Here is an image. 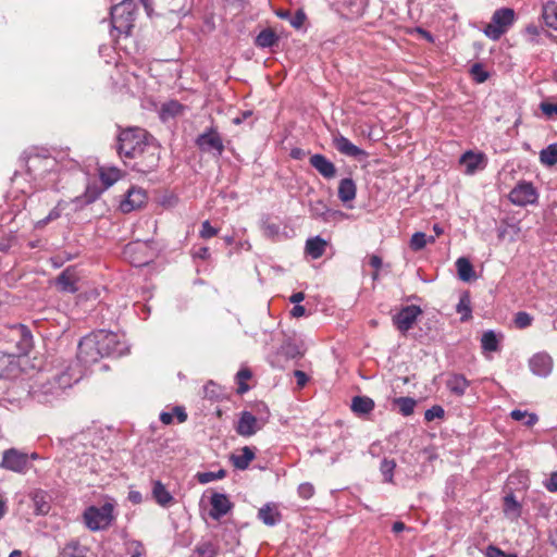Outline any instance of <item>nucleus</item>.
Listing matches in <instances>:
<instances>
[{
  "mask_svg": "<svg viewBox=\"0 0 557 557\" xmlns=\"http://www.w3.org/2000/svg\"><path fill=\"white\" fill-rule=\"evenodd\" d=\"M326 246L327 242L325 239L321 238L320 236H315L307 239L306 252L312 259H319L324 255Z\"/></svg>",
  "mask_w": 557,
  "mask_h": 557,
  "instance_id": "obj_25",
  "label": "nucleus"
},
{
  "mask_svg": "<svg viewBox=\"0 0 557 557\" xmlns=\"http://www.w3.org/2000/svg\"><path fill=\"white\" fill-rule=\"evenodd\" d=\"M0 467L13 472L24 473L28 469V457L17 449H8L3 453Z\"/></svg>",
  "mask_w": 557,
  "mask_h": 557,
  "instance_id": "obj_11",
  "label": "nucleus"
},
{
  "mask_svg": "<svg viewBox=\"0 0 557 557\" xmlns=\"http://www.w3.org/2000/svg\"><path fill=\"white\" fill-rule=\"evenodd\" d=\"M369 263L371 267L380 269L382 265V259L379 256L373 255L370 257Z\"/></svg>",
  "mask_w": 557,
  "mask_h": 557,
  "instance_id": "obj_64",
  "label": "nucleus"
},
{
  "mask_svg": "<svg viewBox=\"0 0 557 557\" xmlns=\"http://www.w3.org/2000/svg\"><path fill=\"white\" fill-rule=\"evenodd\" d=\"M541 109L542 111L547 114V115H552V114H557V103L556 104H553V103H542L541 104Z\"/></svg>",
  "mask_w": 557,
  "mask_h": 557,
  "instance_id": "obj_59",
  "label": "nucleus"
},
{
  "mask_svg": "<svg viewBox=\"0 0 557 557\" xmlns=\"http://www.w3.org/2000/svg\"><path fill=\"white\" fill-rule=\"evenodd\" d=\"M121 177V171L116 168H101L100 180L104 185V188H109Z\"/></svg>",
  "mask_w": 557,
  "mask_h": 557,
  "instance_id": "obj_34",
  "label": "nucleus"
},
{
  "mask_svg": "<svg viewBox=\"0 0 557 557\" xmlns=\"http://www.w3.org/2000/svg\"><path fill=\"white\" fill-rule=\"evenodd\" d=\"M310 165L319 172L326 180L334 178L337 170L333 162H331L325 156L315 153L310 157Z\"/></svg>",
  "mask_w": 557,
  "mask_h": 557,
  "instance_id": "obj_17",
  "label": "nucleus"
},
{
  "mask_svg": "<svg viewBox=\"0 0 557 557\" xmlns=\"http://www.w3.org/2000/svg\"><path fill=\"white\" fill-rule=\"evenodd\" d=\"M471 73L476 83H484L487 79V73L483 70L482 65L478 63L472 66Z\"/></svg>",
  "mask_w": 557,
  "mask_h": 557,
  "instance_id": "obj_51",
  "label": "nucleus"
},
{
  "mask_svg": "<svg viewBox=\"0 0 557 557\" xmlns=\"http://www.w3.org/2000/svg\"><path fill=\"white\" fill-rule=\"evenodd\" d=\"M211 509L210 517L214 520H220L223 516H225L232 508V503L227 498L226 495L214 493L210 499Z\"/></svg>",
  "mask_w": 557,
  "mask_h": 557,
  "instance_id": "obj_20",
  "label": "nucleus"
},
{
  "mask_svg": "<svg viewBox=\"0 0 557 557\" xmlns=\"http://www.w3.org/2000/svg\"><path fill=\"white\" fill-rule=\"evenodd\" d=\"M445 414V411L443 409V407L438 406V405H435L433 407H431L430 409H428L425 412H424V419L428 421V422H431L433 421L434 419H441L443 418Z\"/></svg>",
  "mask_w": 557,
  "mask_h": 557,
  "instance_id": "obj_49",
  "label": "nucleus"
},
{
  "mask_svg": "<svg viewBox=\"0 0 557 557\" xmlns=\"http://www.w3.org/2000/svg\"><path fill=\"white\" fill-rule=\"evenodd\" d=\"M540 160L545 165H554L557 163V144H552L543 149L540 153Z\"/></svg>",
  "mask_w": 557,
  "mask_h": 557,
  "instance_id": "obj_38",
  "label": "nucleus"
},
{
  "mask_svg": "<svg viewBox=\"0 0 557 557\" xmlns=\"http://www.w3.org/2000/svg\"><path fill=\"white\" fill-rule=\"evenodd\" d=\"M255 450L249 447H243L238 454H233L231 456V461L236 469L245 470L248 468L249 463L255 459Z\"/></svg>",
  "mask_w": 557,
  "mask_h": 557,
  "instance_id": "obj_23",
  "label": "nucleus"
},
{
  "mask_svg": "<svg viewBox=\"0 0 557 557\" xmlns=\"http://www.w3.org/2000/svg\"><path fill=\"white\" fill-rule=\"evenodd\" d=\"M486 555L487 557H517L513 554H506L505 552L495 546H490L487 548Z\"/></svg>",
  "mask_w": 557,
  "mask_h": 557,
  "instance_id": "obj_55",
  "label": "nucleus"
},
{
  "mask_svg": "<svg viewBox=\"0 0 557 557\" xmlns=\"http://www.w3.org/2000/svg\"><path fill=\"white\" fill-rule=\"evenodd\" d=\"M314 488L310 483H302L298 486V494L305 499L312 497Z\"/></svg>",
  "mask_w": 557,
  "mask_h": 557,
  "instance_id": "obj_53",
  "label": "nucleus"
},
{
  "mask_svg": "<svg viewBox=\"0 0 557 557\" xmlns=\"http://www.w3.org/2000/svg\"><path fill=\"white\" fill-rule=\"evenodd\" d=\"M225 475V470H219L218 472H202L198 473V481L206 484L214 480L223 479Z\"/></svg>",
  "mask_w": 557,
  "mask_h": 557,
  "instance_id": "obj_47",
  "label": "nucleus"
},
{
  "mask_svg": "<svg viewBox=\"0 0 557 557\" xmlns=\"http://www.w3.org/2000/svg\"><path fill=\"white\" fill-rule=\"evenodd\" d=\"M128 499L134 504H139L143 500L141 493L138 491H132L128 494Z\"/></svg>",
  "mask_w": 557,
  "mask_h": 557,
  "instance_id": "obj_61",
  "label": "nucleus"
},
{
  "mask_svg": "<svg viewBox=\"0 0 557 557\" xmlns=\"http://www.w3.org/2000/svg\"><path fill=\"white\" fill-rule=\"evenodd\" d=\"M545 487L549 492H557V471L550 474L549 479L545 482Z\"/></svg>",
  "mask_w": 557,
  "mask_h": 557,
  "instance_id": "obj_58",
  "label": "nucleus"
},
{
  "mask_svg": "<svg viewBox=\"0 0 557 557\" xmlns=\"http://www.w3.org/2000/svg\"><path fill=\"white\" fill-rule=\"evenodd\" d=\"M134 0H120L111 9V24L119 34L129 35L135 21Z\"/></svg>",
  "mask_w": 557,
  "mask_h": 557,
  "instance_id": "obj_3",
  "label": "nucleus"
},
{
  "mask_svg": "<svg viewBox=\"0 0 557 557\" xmlns=\"http://www.w3.org/2000/svg\"><path fill=\"white\" fill-rule=\"evenodd\" d=\"M542 16L548 27L557 29V2L548 1L544 3Z\"/></svg>",
  "mask_w": 557,
  "mask_h": 557,
  "instance_id": "obj_31",
  "label": "nucleus"
},
{
  "mask_svg": "<svg viewBox=\"0 0 557 557\" xmlns=\"http://www.w3.org/2000/svg\"><path fill=\"white\" fill-rule=\"evenodd\" d=\"M374 408V401L366 396H356L351 400V410L357 414H367Z\"/></svg>",
  "mask_w": 557,
  "mask_h": 557,
  "instance_id": "obj_28",
  "label": "nucleus"
},
{
  "mask_svg": "<svg viewBox=\"0 0 557 557\" xmlns=\"http://www.w3.org/2000/svg\"><path fill=\"white\" fill-rule=\"evenodd\" d=\"M504 510L507 515L516 517L519 515V505L512 495H507L504 499Z\"/></svg>",
  "mask_w": 557,
  "mask_h": 557,
  "instance_id": "obj_45",
  "label": "nucleus"
},
{
  "mask_svg": "<svg viewBox=\"0 0 557 557\" xmlns=\"http://www.w3.org/2000/svg\"><path fill=\"white\" fill-rule=\"evenodd\" d=\"M26 169L39 188H57L62 166L55 157L46 152L32 153L26 159Z\"/></svg>",
  "mask_w": 557,
  "mask_h": 557,
  "instance_id": "obj_2",
  "label": "nucleus"
},
{
  "mask_svg": "<svg viewBox=\"0 0 557 557\" xmlns=\"http://www.w3.org/2000/svg\"><path fill=\"white\" fill-rule=\"evenodd\" d=\"M218 234V230L211 226L209 221H205L201 225L200 236L202 238H211Z\"/></svg>",
  "mask_w": 557,
  "mask_h": 557,
  "instance_id": "obj_52",
  "label": "nucleus"
},
{
  "mask_svg": "<svg viewBox=\"0 0 557 557\" xmlns=\"http://www.w3.org/2000/svg\"><path fill=\"white\" fill-rule=\"evenodd\" d=\"M100 195V191L97 188L88 187L83 197H78L75 199L81 206L88 205L94 202Z\"/></svg>",
  "mask_w": 557,
  "mask_h": 557,
  "instance_id": "obj_46",
  "label": "nucleus"
},
{
  "mask_svg": "<svg viewBox=\"0 0 557 557\" xmlns=\"http://www.w3.org/2000/svg\"><path fill=\"white\" fill-rule=\"evenodd\" d=\"M294 376L296 377L297 385L299 388H302L308 382V375L304 371L296 370L294 372Z\"/></svg>",
  "mask_w": 557,
  "mask_h": 557,
  "instance_id": "obj_57",
  "label": "nucleus"
},
{
  "mask_svg": "<svg viewBox=\"0 0 557 557\" xmlns=\"http://www.w3.org/2000/svg\"><path fill=\"white\" fill-rule=\"evenodd\" d=\"M277 36L271 29H264L256 38V45L261 48H269L277 42Z\"/></svg>",
  "mask_w": 557,
  "mask_h": 557,
  "instance_id": "obj_36",
  "label": "nucleus"
},
{
  "mask_svg": "<svg viewBox=\"0 0 557 557\" xmlns=\"http://www.w3.org/2000/svg\"><path fill=\"white\" fill-rule=\"evenodd\" d=\"M147 201V194L143 188L131 187L125 198L120 202V209L124 213L140 209Z\"/></svg>",
  "mask_w": 557,
  "mask_h": 557,
  "instance_id": "obj_14",
  "label": "nucleus"
},
{
  "mask_svg": "<svg viewBox=\"0 0 557 557\" xmlns=\"http://www.w3.org/2000/svg\"><path fill=\"white\" fill-rule=\"evenodd\" d=\"M264 232L268 236H274L278 234V226L276 224H267L264 226Z\"/></svg>",
  "mask_w": 557,
  "mask_h": 557,
  "instance_id": "obj_62",
  "label": "nucleus"
},
{
  "mask_svg": "<svg viewBox=\"0 0 557 557\" xmlns=\"http://www.w3.org/2000/svg\"><path fill=\"white\" fill-rule=\"evenodd\" d=\"M458 277L463 282H469L474 277V270L471 262L465 258H458L456 261Z\"/></svg>",
  "mask_w": 557,
  "mask_h": 557,
  "instance_id": "obj_30",
  "label": "nucleus"
},
{
  "mask_svg": "<svg viewBox=\"0 0 557 557\" xmlns=\"http://www.w3.org/2000/svg\"><path fill=\"white\" fill-rule=\"evenodd\" d=\"M305 299V294L302 292H298V293H294L290 297H289V301L295 304V305H298L299 302H301L302 300Z\"/></svg>",
  "mask_w": 557,
  "mask_h": 557,
  "instance_id": "obj_63",
  "label": "nucleus"
},
{
  "mask_svg": "<svg viewBox=\"0 0 557 557\" xmlns=\"http://www.w3.org/2000/svg\"><path fill=\"white\" fill-rule=\"evenodd\" d=\"M481 345L485 351H496L498 349V339L493 331H487L482 335Z\"/></svg>",
  "mask_w": 557,
  "mask_h": 557,
  "instance_id": "obj_39",
  "label": "nucleus"
},
{
  "mask_svg": "<svg viewBox=\"0 0 557 557\" xmlns=\"http://www.w3.org/2000/svg\"><path fill=\"white\" fill-rule=\"evenodd\" d=\"M119 154L127 159L144 157L147 162H138L137 166L141 171L150 170L158 164L157 147L148 141V136L143 128H128L122 131L119 135Z\"/></svg>",
  "mask_w": 557,
  "mask_h": 557,
  "instance_id": "obj_1",
  "label": "nucleus"
},
{
  "mask_svg": "<svg viewBox=\"0 0 557 557\" xmlns=\"http://www.w3.org/2000/svg\"><path fill=\"white\" fill-rule=\"evenodd\" d=\"M531 371L539 376H547L553 370V358L546 352H537L529 360Z\"/></svg>",
  "mask_w": 557,
  "mask_h": 557,
  "instance_id": "obj_16",
  "label": "nucleus"
},
{
  "mask_svg": "<svg viewBox=\"0 0 557 557\" xmlns=\"http://www.w3.org/2000/svg\"><path fill=\"white\" fill-rule=\"evenodd\" d=\"M63 210V203L62 202H59L50 212L49 214L42 219V220H39L36 224L37 227H44L45 225H47L49 222L53 221V220H57L58 218H60L61 215V212Z\"/></svg>",
  "mask_w": 557,
  "mask_h": 557,
  "instance_id": "obj_44",
  "label": "nucleus"
},
{
  "mask_svg": "<svg viewBox=\"0 0 557 557\" xmlns=\"http://www.w3.org/2000/svg\"><path fill=\"white\" fill-rule=\"evenodd\" d=\"M218 552L219 547L212 541H200L194 549V555L196 557H215Z\"/></svg>",
  "mask_w": 557,
  "mask_h": 557,
  "instance_id": "obj_32",
  "label": "nucleus"
},
{
  "mask_svg": "<svg viewBox=\"0 0 557 557\" xmlns=\"http://www.w3.org/2000/svg\"><path fill=\"white\" fill-rule=\"evenodd\" d=\"M10 338L11 341H15L20 355H27L33 347V336L29 330L23 324L11 326Z\"/></svg>",
  "mask_w": 557,
  "mask_h": 557,
  "instance_id": "obj_13",
  "label": "nucleus"
},
{
  "mask_svg": "<svg viewBox=\"0 0 557 557\" xmlns=\"http://www.w3.org/2000/svg\"><path fill=\"white\" fill-rule=\"evenodd\" d=\"M310 212L315 218L326 220V214L330 212L326 203L322 200H317L310 205Z\"/></svg>",
  "mask_w": 557,
  "mask_h": 557,
  "instance_id": "obj_43",
  "label": "nucleus"
},
{
  "mask_svg": "<svg viewBox=\"0 0 557 557\" xmlns=\"http://www.w3.org/2000/svg\"><path fill=\"white\" fill-rule=\"evenodd\" d=\"M87 548L77 540H72L64 545L60 555L61 557H85Z\"/></svg>",
  "mask_w": 557,
  "mask_h": 557,
  "instance_id": "obj_29",
  "label": "nucleus"
},
{
  "mask_svg": "<svg viewBox=\"0 0 557 557\" xmlns=\"http://www.w3.org/2000/svg\"><path fill=\"white\" fill-rule=\"evenodd\" d=\"M84 375V371L81 367H69L62 373L55 375L52 382H48L44 384L41 387V393L45 396H53L58 397L62 394V392L69 387H71L74 383H77Z\"/></svg>",
  "mask_w": 557,
  "mask_h": 557,
  "instance_id": "obj_4",
  "label": "nucleus"
},
{
  "mask_svg": "<svg viewBox=\"0 0 557 557\" xmlns=\"http://www.w3.org/2000/svg\"><path fill=\"white\" fill-rule=\"evenodd\" d=\"M533 318L524 311H520L515 317V324L518 329H525L531 325Z\"/></svg>",
  "mask_w": 557,
  "mask_h": 557,
  "instance_id": "obj_48",
  "label": "nucleus"
},
{
  "mask_svg": "<svg viewBox=\"0 0 557 557\" xmlns=\"http://www.w3.org/2000/svg\"><path fill=\"white\" fill-rule=\"evenodd\" d=\"M357 187L351 178H343L338 185V198L347 203L356 198Z\"/></svg>",
  "mask_w": 557,
  "mask_h": 557,
  "instance_id": "obj_26",
  "label": "nucleus"
},
{
  "mask_svg": "<svg viewBox=\"0 0 557 557\" xmlns=\"http://www.w3.org/2000/svg\"><path fill=\"white\" fill-rule=\"evenodd\" d=\"M152 497L159 506L164 508L170 507L174 502V498L171 495V493L165 488V486L160 481L153 482Z\"/></svg>",
  "mask_w": 557,
  "mask_h": 557,
  "instance_id": "obj_24",
  "label": "nucleus"
},
{
  "mask_svg": "<svg viewBox=\"0 0 557 557\" xmlns=\"http://www.w3.org/2000/svg\"><path fill=\"white\" fill-rule=\"evenodd\" d=\"M469 385V381L461 374H453L446 382L447 388L457 396L465 395Z\"/></svg>",
  "mask_w": 557,
  "mask_h": 557,
  "instance_id": "obj_27",
  "label": "nucleus"
},
{
  "mask_svg": "<svg viewBox=\"0 0 557 557\" xmlns=\"http://www.w3.org/2000/svg\"><path fill=\"white\" fill-rule=\"evenodd\" d=\"M306 313V309L304 306L301 305H295V307L292 309L290 311V314L294 317V318H300L302 315H305Z\"/></svg>",
  "mask_w": 557,
  "mask_h": 557,
  "instance_id": "obj_60",
  "label": "nucleus"
},
{
  "mask_svg": "<svg viewBox=\"0 0 557 557\" xmlns=\"http://www.w3.org/2000/svg\"><path fill=\"white\" fill-rule=\"evenodd\" d=\"M92 334L96 337V342H98L97 345L101 358L110 356L120 357L128 352V347L121 341L117 334L104 330L92 332Z\"/></svg>",
  "mask_w": 557,
  "mask_h": 557,
  "instance_id": "obj_6",
  "label": "nucleus"
},
{
  "mask_svg": "<svg viewBox=\"0 0 557 557\" xmlns=\"http://www.w3.org/2000/svg\"><path fill=\"white\" fill-rule=\"evenodd\" d=\"M114 506L106 503L100 507L89 506L84 511V522L90 531H100L110 527L112 523Z\"/></svg>",
  "mask_w": 557,
  "mask_h": 557,
  "instance_id": "obj_5",
  "label": "nucleus"
},
{
  "mask_svg": "<svg viewBox=\"0 0 557 557\" xmlns=\"http://www.w3.org/2000/svg\"><path fill=\"white\" fill-rule=\"evenodd\" d=\"M510 417L516 421H523L527 426H532L537 422V416L534 413H528L519 409L512 410Z\"/></svg>",
  "mask_w": 557,
  "mask_h": 557,
  "instance_id": "obj_40",
  "label": "nucleus"
},
{
  "mask_svg": "<svg viewBox=\"0 0 557 557\" xmlns=\"http://www.w3.org/2000/svg\"><path fill=\"white\" fill-rule=\"evenodd\" d=\"M460 164L465 166L466 174H474L486 165V158L483 153L467 151L460 157Z\"/></svg>",
  "mask_w": 557,
  "mask_h": 557,
  "instance_id": "obj_18",
  "label": "nucleus"
},
{
  "mask_svg": "<svg viewBox=\"0 0 557 557\" xmlns=\"http://www.w3.org/2000/svg\"><path fill=\"white\" fill-rule=\"evenodd\" d=\"M203 396L209 399H215L220 396V387L213 382H209L203 386Z\"/></svg>",
  "mask_w": 557,
  "mask_h": 557,
  "instance_id": "obj_50",
  "label": "nucleus"
},
{
  "mask_svg": "<svg viewBox=\"0 0 557 557\" xmlns=\"http://www.w3.org/2000/svg\"><path fill=\"white\" fill-rule=\"evenodd\" d=\"M268 422V417H255L250 411L240 412L235 431L243 437H250L262 430Z\"/></svg>",
  "mask_w": 557,
  "mask_h": 557,
  "instance_id": "obj_8",
  "label": "nucleus"
},
{
  "mask_svg": "<svg viewBox=\"0 0 557 557\" xmlns=\"http://www.w3.org/2000/svg\"><path fill=\"white\" fill-rule=\"evenodd\" d=\"M94 334L83 337L78 344L77 359L84 366L92 364L101 359L100 350Z\"/></svg>",
  "mask_w": 557,
  "mask_h": 557,
  "instance_id": "obj_9",
  "label": "nucleus"
},
{
  "mask_svg": "<svg viewBox=\"0 0 557 557\" xmlns=\"http://www.w3.org/2000/svg\"><path fill=\"white\" fill-rule=\"evenodd\" d=\"M395 468H396V462L394 459L384 458L382 460L380 470H381V473L383 474L384 480L386 482L393 481V473H394Z\"/></svg>",
  "mask_w": 557,
  "mask_h": 557,
  "instance_id": "obj_42",
  "label": "nucleus"
},
{
  "mask_svg": "<svg viewBox=\"0 0 557 557\" xmlns=\"http://www.w3.org/2000/svg\"><path fill=\"white\" fill-rule=\"evenodd\" d=\"M305 20H306V14L301 10H298L294 14V16L290 18V24L295 28H300L304 25Z\"/></svg>",
  "mask_w": 557,
  "mask_h": 557,
  "instance_id": "obj_54",
  "label": "nucleus"
},
{
  "mask_svg": "<svg viewBox=\"0 0 557 557\" xmlns=\"http://www.w3.org/2000/svg\"><path fill=\"white\" fill-rule=\"evenodd\" d=\"M282 349L284 350L285 355L288 358H296L301 355L300 351L298 350V348L292 344H287V345L283 346Z\"/></svg>",
  "mask_w": 557,
  "mask_h": 557,
  "instance_id": "obj_56",
  "label": "nucleus"
},
{
  "mask_svg": "<svg viewBox=\"0 0 557 557\" xmlns=\"http://www.w3.org/2000/svg\"><path fill=\"white\" fill-rule=\"evenodd\" d=\"M435 237L434 236H426L422 232H417L411 236L410 239V248L414 251H419L423 249L428 243H434Z\"/></svg>",
  "mask_w": 557,
  "mask_h": 557,
  "instance_id": "obj_37",
  "label": "nucleus"
},
{
  "mask_svg": "<svg viewBox=\"0 0 557 557\" xmlns=\"http://www.w3.org/2000/svg\"><path fill=\"white\" fill-rule=\"evenodd\" d=\"M258 518L269 527H273L282 519L281 512L275 504L269 503L262 506L258 511Z\"/></svg>",
  "mask_w": 557,
  "mask_h": 557,
  "instance_id": "obj_22",
  "label": "nucleus"
},
{
  "mask_svg": "<svg viewBox=\"0 0 557 557\" xmlns=\"http://www.w3.org/2000/svg\"><path fill=\"white\" fill-rule=\"evenodd\" d=\"M78 276L76 271L72 268L65 269L57 278V284L62 292L75 293L77 292Z\"/></svg>",
  "mask_w": 557,
  "mask_h": 557,
  "instance_id": "obj_21",
  "label": "nucleus"
},
{
  "mask_svg": "<svg viewBox=\"0 0 557 557\" xmlns=\"http://www.w3.org/2000/svg\"><path fill=\"white\" fill-rule=\"evenodd\" d=\"M456 310L461 314V321H467L471 318V298L469 293L465 292L460 295Z\"/></svg>",
  "mask_w": 557,
  "mask_h": 557,
  "instance_id": "obj_33",
  "label": "nucleus"
},
{
  "mask_svg": "<svg viewBox=\"0 0 557 557\" xmlns=\"http://www.w3.org/2000/svg\"><path fill=\"white\" fill-rule=\"evenodd\" d=\"M515 21V11L509 8L496 10L492 16L491 23L484 28V34L493 39L498 40L512 25Z\"/></svg>",
  "mask_w": 557,
  "mask_h": 557,
  "instance_id": "obj_7",
  "label": "nucleus"
},
{
  "mask_svg": "<svg viewBox=\"0 0 557 557\" xmlns=\"http://www.w3.org/2000/svg\"><path fill=\"white\" fill-rule=\"evenodd\" d=\"M509 199L513 205L524 207L536 201L537 193L531 183L521 182L510 191Z\"/></svg>",
  "mask_w": 557,
  "mask_h": 557,
  "instance_id": "obj_12",
  "label": "nucleus"
},
{
  "mask_svg": "<svg viewBox=\"0 0 557 557\" xmlns=\"http://www.w3.org/2000/svg\"><path fill=\"white\" fill-rule=\"evenodd\" d=\"M125 552L128 557H141L145 554L144 545L135 540L125 542Z\"/></svg>",
  "mask_w": 557,
  "mask_h": 557,
  "instance_id": "obj_41",
  "label": "nucleus"
},
{
  "mask_svg": "<svg viewBox=\"0 0 557 557\" xmlns=\"http://www.w3.org/2000/svg\"><path fill=\"white\" fill-rule=\"evenodd\" d=\"M196 145L201 151L216 156H221L224 151L223 140L213 127L200 134L196 139Z\"/></svg>",
  "mask_w": 557,
  "mask_h": 557,
  "instance_id": "obj_10",
  "label": "nucleus"
},
{
  "mask_svg": "<svg viewBox=\"0 0 557 557\" xmlns=\"http://www.w3.org/2000/svg\"><path fill=\"white\" fill-rule=\"evenodd\" d=\"M333 144L342 154H345L347 157L359 159L361 157L367 156V152L364 150L354 145L348 138H346L342 134H336L333 137Z\"/></svg>",
  "mask_w": 557,
  "mask_h": 557,
  "instance_id": "obj_19",
  "label": "nucleus"
},
{
  "mask_svg": "<svg viewBox=\"0 0 557 557\" xmlns=\"http://www.w3.org/2000/svg\"><path fill=\"white\" fill-rule=\"evenodd\" d=\"M393 403L405 417L412 414L417 405V401L411 397H398L395 398Z\"/></svg>",
  "mask_w": 557,
  "mask_h": 557,
  "instance_id": "obj_35",
  "label": "nucleus"
},
{
  "mask_svg": "<svg viewBox=\"0 0 557 557\" xmlns=\"http://www.w3.org/2000/svg\"><path fill=\"white\" fill-rule=\"evenodd\" d=\"M419 314H421V309L418 306H407L394 317V323L399 331L407 332L412 327Z\"/></svg>",
  "mask_w": 557,
  "mask_h": 557,
  "instance_id": "obj_15",
  "label": "nucleus"
}]
</instances>
